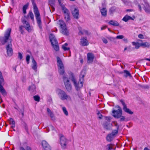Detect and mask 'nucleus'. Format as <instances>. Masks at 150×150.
Returning <instances> with one entry per match:
<instances>
[{
  "mask_svg": "<svg viewBox=\"0 0 150 150\" xmlns=\"http://www.w3.org/2000/svg\"><path fill=\"white\" fill-rule=\"evenodd\" d=\"M11 29H8L4 35V38L1 40V42L3 45L7 41L9 40L10 43L6 47L7 54L9 56H11L13 54V50L12 48V45L11 43V40L9 39V37L11 33Z\"/></svg>",
  "mask_w": 150,
  "mask_h": 150,
  "instance_id": "obj_1",
  "label": "nucleus"
},
{
  "mask_svg": "<svg viewBox=\"0 0 150 150\" xmlns=\"http://www.w3.org/2000/svg\"><path fill=\"white\" fill-rule=\"evenodd\" d=\"M33 7V11L37 20V22L39 28H42V22L41 19L40 13L39 11L38 7L35 2L34 0H31Z\"/></svg>",
  "mask_w": 150,
  "mask_h": 150,
  "instance_id": "obj_2",
  "label": "nucleus"
},
{
  "mask_svg": "<svg viewBox=\"0 0 150 150\" xmlns=\"http://www.w3.org/2000/svg\"><path fill=\"white\" fill-rule=\"evenodd\" d=\"M69 79L73 82L75 88L76 90H79L83 86V83L82 82L80 81L77 82L72 72L70 71L69 73Z\"/></svg>",
  "mask_w": 150,
  "mask_h": 150,
  "instance_id": "obj_3",
  "label": "nucleus"
},
{
  "mask_svg": "<svg viewBox=\"0 0 150 150\" xmlns=\"http://www.w3.org/2000/svg\"><path fill=\"white\" fill-rule=\"evenodd\" d=\"M57 93L59 97L62 100H71V97L68 95L64 91L60 89H58L57 91Z\"/></svg>",
  "mask_w": 150,
  "mask_h": 150,
  "instance_id": "obj_4",
  "label": "nucleus"
},
{
  "mask_svg": "<svg viewBox=\"0 0 150 150\" xmlns=\"http://www.w3.org/2000/svg\"><path fill=\"white\" fill-rule=\"evenodd\" d=\"M21 20L24 26L21 25L19 27V30L21 33L22 34L23 32V27H24L25 29L28 32H30L31 31V28L29 22L26 21L25 18H22Z\"/></svg>",
  "mask_w": 150,
  "mask_h": 150,
  "instance_id": "obj_5",
  "label": "nucleus"
},
{
  "mask_svg": "<svg viewBox=\"0 0 150 150\" xmlns=\"http://www.w3.org/2000/svg\"><path fill=\"white\" fill-rule=\"evenodd\" d=\"M58 23L60 27L61 33L64 35H68L69 34V32L67 28L65 23L64 21L62 20H59Z\"/></svg>",
  "mask_w": 150,
  "mask_h": 150,
  "instance_id": "obj_6",
  "label": "nucleus"
},
{
  "mask_svg": "<svg viewBox=\"0 0 150 150\" xmlns=\"http://www.w3.org/2000/svg\"><path fill=\"white\" fill-rule=\"evenodd\" d=\"M49 38L51 44L53 47L54 50L58 51L59 50V46L58 44V42L54 35L51 34L49 36Z\"/></svg>",
  "mask_w": 150,
  "mask_h": 150,
  "instance_id": "obj_7",
  "label": "nucleus"
},
{
  "mask_svg": "<svg viewBox=\"0 0 150 150\" xmlns=\"http://www.w3.org/2000/svg\"><path fill=\"white\" fill-rule=\"evenodd\" d=\"M58 72L60 74L63 75L65 72L63 64L60 58L58 57H57Z\"/></svg>",
  "mask_w": 150,
  "mask_h": 150,
  "instance_id": "obj_8",
  "label": "nucleus"
},
{
  "mask_svg": "<svg viewBox=\"0 0 150 150\" xmlns=\"http://www.w3.org/2000/svg\"><path fill=\"white\" fill-rule=\"evenodd\" d=\"M63 79L66 89L67 91L70 92L72 89V86L69 80L65 74L63 76Z\"/></svg>",
  "mask_w": 150,
  "mask_h": 150,
  "instance_id": "obj_9",
  "label": "nucleus"
},
{
  "mask_svg": "<svg viewBox=\"0 0 150 150\" xmlns=\"http://www.w3.org/2000/svg\"><path fill=\"white\" fill-rule=\"evenodd\" d=\"M118 108L117 110H113L112 111V116L115 118H120L121 115H122V111L121 107L119 105L116 106Z\"/></svg>",
  "mask_w": 150,
  "mask_h": 150,
  "instance_id": "obj_10",
  "label": "nucleus"
},
{
  "mask_svg": "<svg viewBox=\"0 0 150 150\" xmlns=\"http://www.w3.org/2000/svg\"><path fill=\"white\" fill-rule=\"evenodd\" d=\"M63 12L64 14V19L67 22L70 20V13L68 10L64 6H62Z\"/></svg>",
  "mask_w": 150,
  "mask_h": 150,
  "instance_id": "obj_11",
  "label": "nucleus"
},
{
  "mask_svg": "<svg viewBox=\"0 0 150 150\" xmlns=\"http://www.w3.org/2000/svg\"><path fill=\"white\" fill-rule=\"evenodd\" d=\"M120 101L123 106V110L124 111L129 114L132 115L133 113V112L129 108H127V106L124 100H121Z\"/></svg>",
  "mask_w": 150,
  "mask_h": 150,
  "instance_id": "obj_12",
  "label": "nucleus"
},
{
  "mask_svg": "<svg viewBox=\"0 0 150 150\" xmlns=\"http://www.w3.org/2000/svg\"><path fill=\"white\" fill-rule=\"evenodd\" d=\"M60 144L62 148L63 149H65L67 144V139L63 135L60 136Z\"/></svg>",
  "mask_w": 150,
  "mask_h": 150,
  "instance_id": "obj_13",
  "label": "nucleus"
},
{
  "mask_svg": "<svg viewBox=\"0 0 150 150\" xmlns=\"http://www.w3.org/2000/svg\"><path fill=\"white\" fill-rule=\"evenodd\" d=\"M71 12L74 18L77 19L79 18V10L78 8H75L74 9H72Z\"/></svg>",
  "mask_w": 150,
  "mask_h": 150,
  "instance_id": "obj_14",
  "label": "nucleus"
},
{
  "mask_svg": "<svg viewBox=\"0 0 150 150\" xmlns=\"http://www.w3.org/2000/svg\"><path fill=\"white\" fill-rule=\"evenodd\" d=\"M94 58V54L92 53H89L87 54V62L88 63H92Z\"/></svg>",
  "mask_w": 150,
  "mask_h": 150,
  "instance_id": "obj_15",
  "label": "nucleus"
},
{
  "mask_svg": "<svg viewBox=\"0 0 150 150\" xmlns=\"http://www.w3.org/2000/svg\"><path fill=\"white\" fill-rule=\"evenodd\" d=\"M88 42L86 37H83L80 40V44L83 46H86L88 45Z\"/></svg>",
  "mask_w": 150,
  "mask_h": 150,
  "instance_id": "obj_16",
  "label": "nucleus"
},
{
  "mask_svg": "<svg viewBox=\"0 0 150 150\" xmlns=\"http://www.w3.org/2000/svg\"><path fill=\"white\" fill-rule=\"evenodd\" d=\"M42 145L45 150H51V147L45 141H42Z\"/></svg>",
  "mask_w": 150,
  "mask_h": 150,
  "instance_id": "obj_17",
  "label": "nucleus"
},
{
  "mask_svg": "<svg viewBox=\"0 0 150 150\" xmlns=\"http://www.w3.org/2000/svg\"><path fill=\"white\" fill-rule=\"evenodd\" d=\"M36 86L34 84L30 86L28 88V90L30 92L33 94H35L36 93Z\"/></svg>",
  "mask_w": 150,
  "mask_h": 150,
  "instance_id": "obj_18",
  "label": "nucleus"
},
{
  "mask_svg": "<svg viewBox=\"0 0 150 150\" xmlns=\"http://www.w3.org/2000/svg\"><path fill=\"white\" fill-rule=\"evenodd\" d=\"M79 34L80 35H90V33L88 32L87 30H82V28L81 27H79Z\"/></svg>",
  "mask_w": 150,
  "mask_h": 150,
  "instance_id": "obj_19",
  "label": "nucleus"
},
{
  "mask_svg": "<svg viewBox=\"0 0 150 150\" xmlns=\"http://www.w3.org/2000/svg\"><path fill=\"white\" fill-rule=\"evenodd\" d=\"M32 64L31 67L32 69L36 71H37V65L36 62L33 58H32Z\"/></svg>",
  "mask_w": 150,
  "mask_h": 150,
  "instance_id": "obj_20",
  "label": "nucleus"
},
{
  "mask_svg": "<svg viewBox=\"0 0 150 150\" xmlns=\"http://www.w3.org/2000/svg\"><path fill=\"white\" fill-rule=\"evenodd\" d=\"M114 145L112 144H108L106 146L107 150H115L116 147H114Z\"/></svg>",
  "mask_w": 150,
  "mask_h": 150,
  "instance_id": "obj_21",
  "label": "nucleus"
},
{
  "mask_svg": "<svg viewBox=\"0 0 150 150\" xmlns=\"http://www.w3.org/2000/svg\"><path fill=\"white\" fill-rule=\"evenodd\" d=\"M129 20H133L134 19L131 16H130L127 15H126L124 16L122 19L123 21L127 22Z\"/></svg>",
  "mask_w": 150,
  "mask_h": 150,
  "instance_id": "obj_22",
  "label": "nucleus"
},
{
  "mask_svg": "<svg viewBox=\"0 0 150 150\" xmlns=\"http://www.w3.org/2000/svg\"><path fill=\"white\" fill-rule=\"evenodd\" d=\"M109 23L110 24L115 26H117L119 25V23L116 21L111 20Z\"/></svg>",
  "mask_w": 150,
  "mask_h": 150,
  "instance_id": "obj_23",
  "label": "nucleus"
},
{
  "mask_svg": "<svg viewBox=\"0 0 150 150\" xmlns=\"http://www.w3.org/2000/svg\"><path fill=\"white\" fill-rule=\"evenodd\" d=\"M100 11L103 16H106L107 11L105 8H103L100 10Z\"/></svg>",
  "mask_w": 150,
  "mask_h": 150,
  "instance_id": "obj_24",
  "label": "nucleus"
},
{
  "mask_svg": "<svg viewBox=\"0 0 150 150\" xmlns=\"http://www.w3.org/2000/svg\"><path fill=\"white\" fill-rule=\"evenodd\" d=\"M141 46L144 47H149L150 46V44L147 42H142L140 43Z\"/></svg>",
  "mask_w": 150,
  "mask_h": 150,
  "instance_id": "obj_25",
  "label": "nucleus"
},
{
  "mask_svg": "<svg viewBox=\"0 0 150 150\" xmlns=\"http://www.w3.org/2000/svg\"><path fill=\"white\" fill-rule=\"evenodd\" d=\"M132 44L133 46H135V48L136 49H139L141 46L140 43L138 42H132Z\"/></svg>",
  "mask_w": 150,
  "mask_h": 150,
  "instance_id": "obj_26",
  "label": "nucleus"
},
{
  "mask_svg": "<svg viewBox=\"0 0 150 150\" xmlns=\"http://www.w3.org/2000/svg\"><path fill=\"white\" fill-rule=\"evenodd\" d=\"M144 8L146 12H150V7L148 4H146L145 6H144Z\"/></svg>",
  "mask_w": 150,
  "mask_h": 150,
  "instance_id": "obj_27",
  "label": "nucleus"
},
{
  "mask_svg": "<svg viewBox=\"0 0 150 150\" xmlns=\"http://www.w3.org/2000/svg\"><path fill=\"white\" fill-rule=\"evenodd\" d=\"M114 137L112 134H108L106 137V139L108 142H110L113 139Z\"/></svg>",
  "mask_w": 150,
  "mask_h": 150,
  "instance_id": "obj_28",
  "label": "nucleus"
},
{
  "mask_svg": "<svg viewBox=\"0 0 150 150\" xmlns=\"http://www.w3.org/2000/svg\"><path fill=\"white\" fill-rule=\"evenodd\" d=\"M2 85L0 84V92L3 95H6V91Z\"/></svg>",
  "mask_w": 150,
  "mask_h": 150,
  "instance_id": "obj_29",
  "label": "nucleus"
},
{
  "mask_svg": "<svg viewBox=\"0 0 150 150\" xmlns=\"http://www.w3.org/2000/svg\"><path fill=\"white\" fill-rule=\"evenodd\" d=\"M124 76L127 77L128 76H131V74L129 73V71L127 70H124Z\"/></svg>",
  "mask_w": 150,
  "mask_h": 150,
  "instance_id": "obj_30",
  "label": "nucleus"
},
{
  "mask_svg": "<svg viewBox=\"0 0 150 150\" xmlns=\"http://www.w3.org/2000/svg\"><path fill=\"white\" fill-rule=\"evenodd\" d=\"M47 111L51 117L52 119L54 117V115L53 113L49 108H47Z\"/></svg>",
  "mask_w": 150,
  "mask_h": 150,
  "instance_id": "obj_31",
  "label": "nucleus"
},
{
  "mask_svg": "<svg viewBox=\"0 0 150 150\" xmlns=\"http://www.w3.org/2000/svg\"><path fill=\"white\" fill-rule=\"evenodd\" d=\"M67 45V43H65L64 45L62 46V48L65 51L68 50H69V47H66Z\"/></svg>",
  "mask_w": 150,
  "mask_h": 150,
  "instance_id": "obj_32",
  "label": "nucleus"
},
{
  "mask_svg": "<svg viewBox=\"0 0 150 150\" xmlns=\"http://www.w3.org/2000/svg\"><path fill=\"white\" fill-rule=\"evenodd\" d=\"M28 16L30 17L32 20L33 21L34 20V15L32 11H29L28 15Z\"/></svg>",
  "mask_w": 150,
  "mask_h": 150,
  "instance_id": "obj_33",
  "label": "nucleus"
},
{
  "mask_svg": "<svg viewBox=\"0 0 150 150\" xmlns=\"http://www.w3.org/2000/svg\"><path fill=\"white\" fill-rule=\"evenodd\" d=\"M62 109L64 114L66 116H68V113L66 108L64 107H63L62 108Z\"/></svg>",
  "mask_w": 150,
  "mask_h": 150,
  "instance_id": "obj_34",
  "label": "nucleus"
},
{
  "mask_svg": "<svg viewBox=\"0 0 150 150\" xmlns=\"http://www.w3.org/2000/svg\"><path fill=\"white\" fill-rule=\"evenodd\" d=\"M55 0H49V4L51 6H53L54 5Z\"/></svg>",
  "mask_w": 150,
  "mask_h": 150,
  "instance_id": "obj_35",
  "label": "nucleus"
},
{
  "mask_svg": "<svg viewBox=\"0 0 150 150\" xmlns=\"http://www.w3.org/2000/svg\"><path fill=\"white\" fill-rule=\"evenodd\" d=\"M119 121L121 122L124 121H127L126 120V119L125 117L124 116H122L121 115L120 117Z\"/></svg>",
  "mask_w": 150,
  "mask_h": 150,
  "instance_id": "obj_36",
  "label": "nucleus"
},
{
  "mask_svg": "<svg viewBox=\"0 0 150 150\" xmlns=\"http://www.w3.org/2000/svg\"><path fill=\"white\" fill-rule=\"evenodd\" d=\"M8 121L10 125L15 124L14 121L12 118H10V119L8 120Z\"/></svg>",
  "mask_w": 150,
  "mask_h": 150,
  "instance_id": "obj_37",
  "label": "nucleus"
},
{
  "mask_svg": "<svg viewBox=\"0 0 150 150\" xmlns=\"http://www.w3.org/2000/svg\"><path fill=\"white\" fill-rule=\"evenodd\" d=\"M118 129H117L116 130H113L112 131L111 134H112V135L114 137L118 133Z\"/></svg>",
  "mask_w": 150,
  "mask_h": 150,
  "instance_id": "obj_38",
  "label": "nucleus"
},
{
  "mask_svg": "<svg viewBox=\"0 0 150 150\" xmlns=\"http://www.w3.org/2000/svg\"><path fill=\"white\" fill-rule=\"evenodd\" d=\"M115 11V9L114 7H112L110 8L109 12L110 14H112Z\"/></svg>",
  "mask_w": 150,
  "mask_h": 150,
  "instance_id": "obj_39",
  "label": "nucleus"
},
{
  "mask_svg": "<svg viewBox=\"0 0 150 150\" xmlns=\"http://www.w3.org/2000/svg\"><path fill=\"white\" fill-rule=\"evenodd\" d=\"M34 100L37 101L39 102L40 101V98L38 96H35L33 97Z\"/></svg>",
  "mask_w": 150,
  "mask_h": 150,
  "instance_id": "obj_40",
  "label": "nucleus"
},
{
  "mask_svg": "<svg viewBox=\"0 0 150 150\" xmlns=\"http://www.w3.org/2000/svg\"><path fill=\"white\" fill-rule=\"evenodd\" d=\"M108 123H104L103 124V126L104 127V128L107 129H109L108 127Z\"/></svg>",
  "mask_w": 150,
  "mask_h": 150,
  "instance_id": "obj_41",
  "label": "nucleus"
},
{
  "mask_svg": "<svg viewBox=\"0 0 150 150\" xmlns=\"http://www.w3.org/2000/svg\"><path fill=\"white\" fill-rule=\"evenodd\" d=\"M112 125L117 127V129H118L119 126H118L117 123L116 121H114L112 122Z\"/></svg>",
  "mask_w": 150,
  "mask_h": 150,
  "instance_id": "obj_42",
  "label": "nucleus"
},
{
  "mask_svg": "<svg viewBox=\"0 0 150 150\" xmlns=\"http://www.w3.org/2000/svg\"><path fill=\"white\" fill-rule=\"evenodd\" d=\"M30 59V56L28 55L26 57V60L27 61V64H28L29 63V60Z\"/></svg>",
  "mask_w": 150,
  "mask_h": 150,
  "instance_id": "obj_43",
  "label": "nucleus"
},
{
  "mask_svg": "<svg viewBox=\"0 0 150 150\" xmlns=\"http://www.w3.org/2000/svg\"><path fill=\"white\" fill-rule=\"evenodd\" d=\"M4 80L3 76L0 77V84H3L4 83Z\"/></svg>",
  "mask_w": 150,
  "mask_h": 150,
  "instance_id": "obj_44",
  "label": "nucleus"
},
{
  "mask_svg": "<svg viewBox=\"0 0 150 150\" xmlns=\"http://www.w3.org/2000/svg\"><path fill=\"white\" fill-rule=\"evenodd\" d=\"M124 37V36L123 35H119L117 36L116 38L117 39H122Z\"/></svg>",
  "mask_w": 150,
  "mask_h": 150,
  "instance_id": "obj_45",
  "label": "nucleus"
},
{
  "mask_svg": "<svg viewBox=\"0 0 150 150\" xmlns=\"http://www.w3.org/2000/svg\"><path fill=\"white\" fill-rule=\"evenodd\" d=\"M18 57L20 59H21L23 58V56L22 54L20 52L18 53Z\"/></svg>",
  "mask_w": 150,
  "mask_h": 150,
  "instance_id": "obj_46",
  "label": "nucleus"
},
{
  "mask_svg": "<svg viewBox=\"0 0 150 150\" xmlns=\"http://www.w3.org/2000/svg\"><path fill=\"white\" fill-rule=\"evenodd\" d=\"M105 119L106 120L110 121L111 120V117H105Z\"/></svg>",
  "mask_w": 150,
  "mask_h": 150,
  "instance_id": "obj_47",
  "label": "nucleus"
},
{
  "mask_svg": "<svg viewBox=\"0 0 150 150\" xmlns=\"http://www.w3.org/2000/svg\"><path fill=\"white\" fill-rule=\"evenodd\" d=\"M28 7V5L26 4L24 5L23 8V9L26 10L27 7Z\"/></svg>",
  "mask_w": 150,
  "mask_h": 150,
  "instance_id": "obj_48",
  "label": "nucleus"
},
{
  "mask_svg": "<svg viewBox=\"0 0 150 150\" xmlns=\"http://www.w3.org/2000/svg\"><path fill=\"white\" fill-rule=\"evenodd\" d=\"M103 41V42L105 44H106L108 42V41L107 39H106L105 38H103L102 39Z\"/></svg>",
  "mask_w": 150,
  "mask_h": 150,
  "instance_id": "obj_49",
  "label": "nucleus"
},
{
  "mask_svg": "<svg viewBox=\"0 0 150 150\" xmlns=\"http://www.w3.org/2000/svg\"><path fill=\"white\" fill-rule=\"evenodd\" d=\"M24 127H25V129L26 131H27L28 129L27 125L26 124H25L24 125Z\"/></svg>",
  "mask_w": 150,
  "mask_h": 150,
  "instance_id": "obj_50",
  "label": "nucleus"
},
{
  "mask_svg": "<svg viewBox=\"0 0 150 150\" xmlns=\"http://www.w3.org/2000/svg\"><path fill=\"white\" fill-rule=\"evenodd\" d=\"M138 37L140 38L143 39L144 38V36L140 34L138 35Z\"/></svg>",
  "mask_w": 150,
  "mask_h": 150,
  "instance_id": "obj_51",
  "label": "nucleus"
},
{
  "mask_svg": "<svg viewBox=\"0 0 150 150\" xmlns=\"http://www.w3.org/2000/svg\"><path fill=\"white\" fill-rule=\"evenodd\" d=\"M106 27H107V26L105 25L103 26L101 28V30H104L105 28H106Z\"/></svg>",
  "mask_w": 150,
  "mask_h": 150,
  "instance_id": "obj_52",
  "label": "nucleus"
},
{
  "mask_svg": "<svg viewBox=\"0 0 150 150\" xmlns=\"http://www.w3.org/2000/svg\"><path fill=\"white\" fill-rule=\"evenodd\" d=\"M133 11V10L132 9H128L126 10L127 12H131Z\"/></svg>",
  "mask_w": 150,
  "mask_h": 150,
  "instance_id": "obj_53",
  "label": "nucleus"
},
{
  "mask_svg": "<svg viewBox=\"0 0 150 150\" xmlns=\"http://www.w3.org/2000/svg\"><path fill=\"white\" fill-rule=\"evenodd\" d=\"M58 0V2L59 3V5L60 6H62V3H61L62 0Z\"/></svg>",
  "mask_w": 150,
  "mask_h": 150,
  "instance_id": "obj_54",
  "label": "nucleus"
},
{
  "mask_svg": "<svg viewBox=\"0 0 150 150\" xmlns=\"http://www.w3.org/2000/svg\"><path fill=\"white\" fill-rule=\"evenodd\" d=\"M138 7H139V9L140 11H141L142 10L141 6L139 4L138 5Z\"/></svg>",
  "mask_w": 150,
  "mask_h": 150,
  "instance_id": "obj_55",
  "label": "nucleus"
},
{
  "mask_svg": "<svg viewBox=\"0 0 150 150\" xmlns=\"http://www.w3.org/2000/svg\"><path fill=\"white\" fill-rule=\"evenodd\" d=\"M11 126V128L13 129V128L15 127V124H13Z\"/></svg>",
  "mask_w": 150,
  "mask_h": 150,
  "instance_id": "obj_56",
  "label": "nucleus"
},
{
  "mask_svg": "<svg viewBox=\"0 0 150 150\" xmlns=\"http://www.w3.org/2000/svg\"><path fill=\"white\" fill-rule=\"evenodd\" d=\"M81 76H82V78L80 79V81L81 80V79H82V80H83V78L84 76V75H82ZM81 76H80V77H81Z\"/></svg>",
  "mask_w": 150,
  "mask_h": 150,
  "instance_id": "obj_57",
  "label": "nucleus"
},
{
  "mask_svg": "<svg viewBox=\"0 0 150 150\" xmlns=\"http://www.w3.org/2000/svg\"><path fill=\"white\" fill-rule=\"evenodd\" d=\"M23 10L24 13L25 14L26 13V10L23 9Z\"/></svg>",
  "mask_w": 150,
  "mask_h": 150,
  "instance_id": "obj_58",
  "label": "nucleus"
},
{
  "mask_svg": "<svg viewBox=\"0 0 150 150\" xmlns=\"http://www.w3.org/2000/svg\"><path fill=\"white\" fill-rule=\"evenodd\" d=\"M144 88H149V86L148 85H146L144 86Z\"/></svg>",
  "mask_w": 150,
  "mask_h": 150,
  "instance_id": "obj_59",
  "label": "nucleus"
},
{
  "mask_svg": "<svg viewBox=\"0 0 150 150\" xmlns=\"http://www.w3.org/2000/svg\"><path fill=\"white\" fill-rule=\"evenodd\" d=\"M144 150H150L147 147H145L144 148Z\"/></svg>",
  "mask_w": 150,
  "mask_h": 150,
  "instance_id": "obj_60",
  "label": "nucleus"
},
{
  "mask_svg": "<svg viewBox=\"0 0 150 150\" xmlns=\"http://www.w3.org/2000/svg\"><path fill=\"white\" fill-rule=\"evenodd\" d=\"M102 116V115L100 114V115L99 116V119H101L102 117H101Z\"/></svg>",
  "mask_w": 150,
  "mask_h": 150,
  "instance_id": "obj_61",
  "label": "nucleus"
},
{
  "mask_svg": "<svg viewBox=\"0 0 150 150\" xmlns=\"http://www.w3.org/2000/svg\"><path fill=\"white\" fill-rule=\"evenodd\" d=\"M2 76V74L1 72L0 71V77H1Z\"/></svg>",
  "mask_w": 150,
  "mask_h": 150,
  "instance_id": "obj_62",
  "label": "nucleus"
},
{
  "mask_svg": "<svg viewBox=\"0 0 150 150\" xmlns=\"http://www.w3.org/2000/svg\"><path fill=\"white\" fill-rule=\"evenodd\" d=\"M146 59L147 61H150V59L146 58Z\"/></svg>",
  "mask_w": 150,
  "mask_h": 150,
  "instance_id": "obj_63",
  "label": "nucleus"
},
{
  "mask_svg": "<svg viewBox=\"0 0 150 150\" xmlns=\"http://www.w3.org/2000/svg\"><path fill=\"white\" fill-rule=\"evenodd\" d=\"M51 7H52V11H53L54 10V8L53 7V6H51Z\"/></svg>",
  "mask_w": 150,
  "mask_h": 150,
  "instance_id": "obj_64",
  "label": "nucleus"
}]
</instances>
